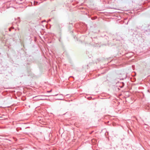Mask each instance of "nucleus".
<instances>
[{
	"label": "nucleus",
	"mask_w": 150,
	"mask_h": 150,
	"mask_svg": "<svg viewBox=\"0 0 150 150\" xmlns=\"http://www.w3.org/2000/svg\"><path fill=\"white\" fill-rule=\"evenodd\" d=\"M51 91H49V92H50Z\"/></svg>",
	"instance_id": "obj_1"
}]
</instances>
